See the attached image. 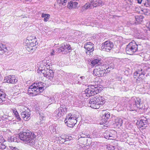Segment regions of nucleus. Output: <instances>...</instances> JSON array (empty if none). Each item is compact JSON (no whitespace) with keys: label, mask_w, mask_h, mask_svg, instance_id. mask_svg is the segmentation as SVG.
<instances>
[{"label":"nucleus","mask_w":150,"mask_h":150,"mask_svg":"<svg viewBox=\"0 0 150 150\" xmlns=\"http://www.w3.org/2000/svg\"><path fill=\"white\" fill-rule=\"evenodd\" d=\"M18 137L25 143L32 146L35 143L34 138L35 135L34 133L29 130L21 132L17 135Z\"/></svg>","instance_id":"f257e3e1"},{"label":"nucleus","mask_w":150,"mask_h":150,"mask_svg":"<svg viewBox=\"0 0 150 150\" xmlns=\"http://www.w3.org/2000/svg\"><path fill=\"white\" fill-rule=\"evenodd\" d=\"M43 84L42 82L34 83L29 88L28 93L33 96L37 95L44 89Z\"/></svg>","instance_id":"f03ea898"},{"label":"nucleus","mask_w":150,"mask_h":150,"mask_svg":"<svg viewBox=\"0 0 150 150\" xmlns=\"http://www.w3.org/2000/svg\"><path fill=\"white\" fill-rule=\"evenodd\" d=\"M105 101L103 97L99 95L91 99L89 102L88 106L93 109H98L105 103Z\"/></svg>","instance_id":"7ed1b4c3"},{"label":"nucleus","mask_w":150,"mask_h":150,"mask_svg":"<svg viewBox=\"0 0 150 150\" xmlns=\"http://www.w3.org/2000/svg\"><path fill=\"white\" fill-rule=\"evenodd\" d=\"M33 37L31 36L27 38L25 42V48L29 52H32L35 50V46L36 45V39H32Z\"/></svg>","instance_id":"20e7f679"},{"label":"nucleus","mask_w":150,"mask_h":150,"mask_svg":"<svg viewBox=\"0 0 150 150\" xmlns=\"http://www.w3.org/2000/svg\"><path fill=\"white\" fill-rule=\"evenodd\" d=\"M101 91V89L99 88L98 85H91L88 86V87L85 91L86 96L87 97L94 96L97 94Z\"/></svg>","instance_id":"39448f33"},{"label":"nucleus","mask_w":150,"mask_h":150,"mask_svg":"<svg viewBox=\"0 0 150 150\" xmlns=\"http://www.w3.org/2000/svg\"><path fill=\"white\" fill-rule=\"evenodd\" d=\"M77 118L76 115L69 114L66 116L64 122L67 124V125L69 127H73L77 123Z\"/></svg>","instance_id":"423d86ee"},{"label":"nucleus","mask_w":150,"mask_h":150,"mask_svg":"<svg viewBox=\"0 0 150 150\" xmlns=\"http://www.w3.org/2000/svg\"><path fill=\"white\" fill-rule=\"evenodd\" d=\"M138 50V45L134 41L130 42L127 46L126 51L127 54L132 55Z\"/></svg>","instance_id":"0eeeda50"},{"label":"nucleus","mask_w":150,"mask_h":150,"mask_svg":"<svg viewBox=\"0 0 150 150\" xmlns=\"http://www.w3.org/2000/svg\"><path fill=\"white\" fill-rule=\"evenodd\" d=\"M19 109L21 117L23 120L25 121L29 120L31 114L30 110L24 106H20Z\"/></svg>","instance_id":"6e6552de"},{"label":"nucleus","mask_w":150,"mask_h":150,"mask_svg":"<svg viewBox=\"0 0 150 150\" xmlns=\"http://www.w3.org/2000/svg\"><path fill=\"white\" fill-rule=\"evenodd\" d=\"M131 109L133 107H136L139 109L141 108V105H142L141 99L139 98L135 97H132L130 99L129 101Z\"/></svg>","instance_id":"1a4fd4ad"},{"label":"nucleus","mask_w":150,"mask_h":150,"mask_svg":"<svg viewBox=\"0 0 150 150\" xmlns=\"http://www.w3.org/2000/svg\"><path fill=\"white\" fill-rule=\"evenodd\" d=\"M107 72L104 65L101 66L98 68L95 69L93 71V73L98 77L105 76Z\"/></svg>","instance_id":"9d476101"},{"label":"nucleus","mask_w":150,"mask_h":150,"mask_svg":"<svg viewBox=\"0 0 150 150\" xmlns=\"http://www.w3.org/2000/svg\"><path fill=\"white\" fill-rule=\"evenodd\" d=\"M41 72L44 76L46 77L49 80L52 81L53 80L54 76V72L53 70L46 68L44 70H42Z\"/></svg>","instance_id":"9b49d317"},{"label":"nucleus","mask_w":150,"mask_h":150,"mask_svg":"<svg viewBox=\"0 0 150 150\" xmlns=\"http://www.w3.org/2000/svg\"><path fill=\"white\" fill-rule=\"evenodd\" d=\"M94 45L91 42H88L84 45V47L86 49V53L88 55H91L93 53L92 52L94 50Z\"/></svg>","instance_id":"f8f14e48"},{"label":"nucleus","mask_w":150,"mask_h":150,"mask_svg":"<svg viewBox=\"0 0 150 150\" xmlns=\"http://www.w3.org/2000/svg\"><path fill=\"white\" fill-rule=\"evenodd\" d=\"M4 82L13 84L16 83L18 81L16 77L14 75H9L4 78Z\"/></svg>","instance_id":"ddd939ff"},{"label":"nucleus","mask_w":150,"mask_h":150,"mask_svg":"<svg viewBox=\"0 0 150 150\" xmlns=\"http://www.w3.org/2000/svg\"><path fill=\"white\" fill-rule=\"evenodd\" d=\"M71 47L70 45L69 44H62L57 50V51L58 52H62L63 53H65V52L67 53L68 50L71 49Z\"/></svg>","instance_id":"4468645a"},{"label":"nucleus","mask_w":150,"mask_h":150,"mask_svg":"<svg viewBox=\"0 0 150 150\" xmlns=\"http://www.w3.org/2000/svg\"><path fill=\"white\" fill-rule=\"evenodd\" d=\"M112 43L110 41H107L102 44V47L104 50L107 52L109 51L113 47Z\"/></svg>","instance_id":"2eb2a0df"},{"label":"nucleus","mask_w":150,"mask_h":150,"mask_svg":"<svg viewBox=\"0 0 150 150\" xmlns=\"http://www.w3.org/2000/svg\"><path fill=\"white\" fill-rule=\"evenodd\" d=\"M66 111V109L64 106H61L58 108V110H56L55 114H56V116L57 117H60L64 114Z\"/></svg>","instance_id":"dca6fc26"},{"label":"nucleus","mask_w":150,"mask_h":150,"mask_svg":"<svg viewBox=\"0 0 150 150\" xmlns=\"http://www.w3.org/2000/svg\"><path fill=\"white\" fill-rule=\"evenodd\" d=\"M92 4V7H96L97 6L101 5L103 4V3L100 0H97L96 1H93L91 2Z\"/></svg>","instance_id":"f3484780"},{"label":"nucleus","mask_w":150,"mask_h":150,"mask_svg":"<svg viewBox=\"0 0 150 150\" xmlns=\"http://www.w3.org/2000/svg\"><path fill=\"white\" fill-rule=\"evenodd\" d=\"M91 64L93 66H97L102 64L101 60L99 59H95L92 60Z\"/></svg>","instance_id":"a211bd4d"},{"label":"nucleus","mask_w":150,"mask_h":150,"mask_svg":"<svg viewBox=\"0 0 150 150\" xmlns=\"http://www.w3.org/2000/svg\"><path fill=\"white\" fill-rule=\"evenodd\" d=\"M139 123L140 125V127H146L147 125L148 121L146 120L142 119L140 120Z\"/></svg>","instance_id":"6ab92c4d"},{"label":"nucleus","mask_w":150,"mask_h":150,"mask_svg":"<svg viewBox=\"0 0 150 150\" xmlns=\"http://www.w3.org/2000/svg\"><path fill=\"white\" fill-rule=\"evenodd\" d=\"M123 123L122 120L120 118H117L115 120V123L117 127L121 126Z\"/></svg>","instance_id":"aec40b11"},{"label":"nucleus","mask_w":150,"mask_h":150,"mask_svg":"<svg viewBox=\"0 0 150 150\" xmlns=\"http://www.w3.org/2000/svg\"><path fill=\"white\" fill-rule=\"evenodd\" d=\"M144 17L142 16H135V23H141L143 21Z\"/></svg>","instance_id":"412c9836"},{"label":"nucleus","mask_w":150,"mask_h":150,"mask_svg":"<svg viewBox=\"0 0 150 150\" xmlns=\"http://www.w3.org/2000/svg\"><path fill=\"white\" fill-rule=\"evenodd\" d=\"M114 66L113 63H110L109 64L105 66V69L107 72H109L114 69Z\"/></svg>","instance_id":"4be33fe9"},{"label":"nucleus","mask_w":150,"mask_h":150,"mask_svg":"<svg viewBox=\"0 0 150 150\" xmlns=\"http://www.w3.org/2000/svg\"><path fill=\"white\" fill-rule=\"evenodd\" d=\"M6 96L5 93L0 91V103L5 100Z\"/></svg>","instance_id":"5701e85b"},{"label":"nucleus","mask_w":150,"mask_h":150,"mask_svg":"<svg viewBox=\"0 0 150 150\" xmlns=\"http://www.w3.org/2000/svg\"><path fill=\"white\" fill-rule=\"evenodd\" d=\"M139 12L141 14L147 15L149 13L150 10L145 8L142 9L139 11Z\"/></svg>","instance_id":"b1692460"},{"label":"nucleus","mask_w":150,"mask_h":150,"mask_svg":"<svg viewBox=\"0 0 150 150\" xmlns=\"http://www.w3.org/2000/svg\"><path fill=\"white\" fill-rule=\"evenodd\" d=\"M7 47L5 45H3L2 43H0V51H3L4 53L7 51Z\"/></svg>","instance_id":"393cba45"},{"label":"nucleus","mask_w":150,"mask_h":150,"mask_svg":"<svg viewBox=\"0 0 150 150\" xmlns=\"http://www.w3.org/2000/svg\"><path fill=\"white\" fill-rule=\"evenodd\" d=\"M50 15L49 14L42 13V17L44 18V21L45 22H47L48 21Z\"/></svg>","instance_id":"a878e982"},{"label":"nucleus","mask_w":150,"mask_h":150,"mask_svg":"<svg viewBox=\"0 0 150 150\" xmlns=\"http://www.w3.org/2000/svg\"><path fill=\"white\" fill-rule=\"evenodd\" d=\"M70 0H57L58 3L60 5H65L67 1H69Z\"/></svg>","instance_id":"bb28decb"},{"label":"nucleus","mask_w":150,"mask_h":150,"mask_svg":"<svg viewBox=\"0 0 150 150\" xmlns=\"http://www.w3.org/2000/svg\"><path fill=\"white\" fill-rule=\"evenodd\" d=\"M140 71H137L136 72H135L134 73V76H139V77H140V78H142V76H141L142 75L144 76V74L142 72H139Z\"/></svg>","instance_id":"cd10ccee"},{"label":"nucleus","mask_w":150,"mask_h":150,"mask_svg":"<svg viewBox=\"0 0 150 150\" xmlns=\"http://www.w3.org/2000/svg\"><path fill=\"white\" fill-rule=\"evenodd\" d=\"M143 4L144 6L146 7H150V0H146L145 1H144V3H143Z\"/></svg>","instance_id":"c85d7f7f"},{"label":"nucleus","mask_w":150,"mask_h":150,"mask_svg":"<svg viewBox=\"0 0 150 150\" xmlns=\"http://www.w3.org/2000/svg\"><path fill=\"white\" fill-rule=\"evenodd\" d=\"M11 137L10 138V140L11 142H18V139H17V137Z\"/></svg>","instance_id":"c756f323"},{"label":"nucleus","mask_w":150,"mask_h":150,"mask_svg":"<svg viewBox=\"0 0 150 150\" xmlns=\"http://www.w3.org/2000/svg\"><path fill=\"white\" fill-rule=\"evenodd\" d=\"M73 2L72 1H70L69 2L67 5V7L69 9L72 8H73Z\"/></svg>","instance_id":"7c9ffc66"},{"label":"nucleus","mask_w":150,"mask_h":150,"mask_svg":"<svg viewBox=\"0 0 150 150\" xmlns=\"http://www.w3.org/2000/svg\"><path fill=\"white\" fill-rule=\"evenodd\" d=\"M110 132H109V133H108L107 134H105L104 135V136L105 137V138L106 139H112V138H110L111 137H112V135H111L110 134Z\"/></svg>","instance_id":"2f4dec72"},{"label":"nucleus","mask_w":150,"mask_h":150,"mask_svg":"<svg viewBox=\"0 0 150 150\" xmlns=\"http://www.w3.org/2000/svg\"><path fill=\"white\" fill-rule=\"evenodd\" d=\"M132 127V125L128 123L126 125V128L129 130L131 129Z\"/></svg>","instance_id":"473e14b6"},{"label":"nucleus","mask_w":150,"mask_h":150,"mask_svg":"<svg viewBox=\"0 0 150 150\" xmlns=\"http://www.w3.org/2000/svg\"><path fill=\"white\" fill-rule=\"evenodd\" d=\"M57 97V95H55L53 97H50V98L52 99V100H54V101L55 102H56L57 101L58 99V98L57 97L56 99V98Z\"/></svg>","instance_id":"72a5a7b5"},{"label":"nucleus","mask_w":150,"mask_h":150,"mask_svg":"<svg viewBox=\"0 0 150 150\" xmlns=\"http://www.w3.org/2000/svg\"><path fill=\"white\" fill-rule=\"evenodd\" d=\"M92 6V4L86 3L84 6V7L86 9L89 8L91 6Z\"/></svg>","instance_id":"f704fd0d"},{"label":"nucleus","mask_w":150,"mask_h":150,"mask_svg":"<svg viewBox=\"0 0 150 150\" xmlns=\"http://www.w3.org/2000/svg\"><path fill=\"white\" fill-rule=\"evenodd\" d=\"M40 120H44V118H45V117H44L42 113H40Z\"/></svg>","instance_id":"c9c22d12"},{"label":"nucleus","mask_w":150,"mask_h":150,"mask_svg":"<svg viewBox=\"0 0 150 150\" xmlns=\"http://www.w3.org/2000/svg\"><path fill=\"white\" fill-rule=\"evenodd\" d=\"M105 117L106 118V119L109 118L110 116V114L109 113L107 112L105 114Z\"/></svg>","instance_id":"e433bc0d"},{"label":"nucleus","mask_w":150,"mask_h":150,"mask_svg":"<svg viewBox=\"0 0 150 150\" xmlns=\"http://www.w3.org/2000/svg\"><path fill=\"white\" fill-rule=\"evenodd\" d=\"M82 136H83V137H84L85 136H86L87 137L89 138H90V136L89 135V134H82Z\"/></svg>","instance_id":"4c0bfd02"},{"label":"nucleus","mask_w":150,"mask_h":150,"mask_svg":"<svg viewBox=\"0 0 150 150\" xmlns=\"http://www.w3.org/2000/svg\"><path fill=\"white\" fill-rule=\"evenodd\" d=\"M63 139V141H64V142H66V143H65V144H66L67 143H68V142L69 141V140H65V139L64 138H62L61 137H60L59 139V140H61V139Z\"/></svg>","instance_id":"58836bf2"},{"label":"nucleus","mask_w":150,"mask_h":150,"mask_svg":"<svg viewBox=\"0 0 150 150\" xmlns=\"http://www.w3.org/2000/svg\"><path fill=\"white\" fill-rule=\"evenodd\" d=\"M73 4L74 5L73 8H76V6H77V5L78 4L77 2H73Z\"/></svg>","instance_id":"ea45409f"},{"label":"nucleus","mask_w":150,"mask_h":150,"mask_svg":"<svg viewBox=\"0 0 150 150\" xmlns=\"http://www.w3.org/2000/svg\"><path fill=\"white\" fill-rule=\"evenodd\" d=\"M1 149H4L6 148V146L4 144H2L1 145Z\"/></svg>","instance_id":"a19ab883"},{"label":"nucleus","mask_w":150,"mask_h":150,"mask_svg":"<svg viewBox=\"0 0 150 150\" xmlns=\"http://www.w3.org/2000/svg\"><path fill=\"white\" fill-rule=\"evenodd\" d=\"M146 26L150 30V22L147 23H146Z\"/></svg>","instance_id":"79ce46f5"},{"label":"nucleus","mask_w":150,"mask_h":150,"mask_svg":"<svg viewBox=\"0 0 150 150\" xmlns=\"http://www.w3.org/2000/svg\"><path fill=\"white\" fill-rule=\"evenodd\" d=\"M17 119L18 120L20 121L21 120V118L20 117L19 115L16 116Z\"/></svg>","instance_id":"37998d69"},{"label":"nucleus","mask_w":150,"mask_h":150,"mask_svg":"<svg viewBox=\"0 0 150 150\" xmlns=\"http://www.w3.org/2000/svg\"><path fill=\"white\" fill-rule=\"evenodd\" d=\"M52 50V52H51L50 54L51 55H54V53L55 52L54 50Z\"/></svg>","instance_id":"c03bdc74"},{"label":"nucleus","mask_w":150,"mask_h":150,"mask_svg":"<svg viewBox=\"0 0 150 150\" xmlns=\"http://www.w3.org/2000/svg\"><path fill=\"white\" fill-rule=\"evenodd\" d=\"M12 111L14 113H15L16 112H17V111L16 110V109H13L12 110Z\"/></svg>","instance_id":"a18cd8bd"},{"label":"nucleus","mask_w":150,"mask_h":150,"mask_svg":"<svg viewBox=\"0 0 150 150\" xmlns=\"http://www.w3.org/2000/svg\"><path fill=\"white\" fill-rule=\"evenodd\" d=\"M14 115H15V116H16L18 115V114L17 112V111L15 113H14Z\"/></svg>","instance_id":"49530a36"},{"label":"nucleus","mask_w":150,"mask_h":150,"mask_svg":"<svg viewBox=\"0 0 150 150\" xmlns=\"http://www.w3.org/2000/svg\"><path fill=\"white\" fill-rule=\"evenodd\" d=\"M48 98L49 99V102H51L52 101V100L50 98Z\"/></svg>","instance_id":"de8ad7c7"},{"label":"nucleus","mask_w":150,"mask_h":150,"mask_svg":"<svg viewBox=\"0 0 150 150\" xmlns=\"http://www.w3.org/2000/svg\"><path fill=\"white\" fill-rule=\"evenodd\" d=\"M80 78L81 80H83L85 78V77L84 76H81L80 77Z\"/></svg>","instance_id":"09e8293b"},{"label":"nucleus","mask_w":150,"mask_h":150,"mask_svg":"<svg viewBox=\"0 0 150 150\" xmlns=\"http://www.w3.org/2000/svg\"><path fill=\"white\" fill-rule=\"evenodd\" d=\"M107 121V120H106V121H104V122H103V123H102V124L103 125H105L104 124H105V123H106V122H106Z\"/></svg>","instance_id":"8fccbe9b"},{"label":"nucleus","mask_w":150,"mask_h":150,"mask_svg":"<svg viewBox=\"0 0 150 150\" xmlns=\"http://www.w3.org/2000/svg\"><path fill=\"white\" fill-rule=\"evenodd\" d=\"M2 144L1 143H0V149H1V145H2Z\"/></svg>","instance_id":"3c124183"},{"label":"nucleus","mask_w":150,"mask_h":150,"mask_svg":"<svg viewBox=\"0 0 150 150\" xmlns=\"http://www.w3.org/2000/svg\"><path fill=\"white\" fill-rule=\"evenodd\" d=\"M130 2H132V1H133V0H128Z\"/></svg>","instance_id":"603ef678"},{"label":"nucleus","mask_w":150,"mask_h":150,"mask_svg":"<svg viewBox=\"0 0 150 150\" xmlns=\"http://www.w3.org/2000/svg\"><path fill=\"white\" fill-rule=\"evenodd\" d=\"M112 147H113V148H114L113 146H111Z\"/></svg>","instance_id":"864d4df0"},{"label":"nucleus","mask_w":150,"mask_h":150,"mask_svg":"<svg viewBox=\"0 0 150 150\" xmlns=\"http://www.w3.org/2000/svg\"><path fill=\"white\" fill-rule=\"evenodd\" d=\"M76 1H79V0H76Z\"/></svg>","instance_id":"5fc2aeb1"}]
</instances>
